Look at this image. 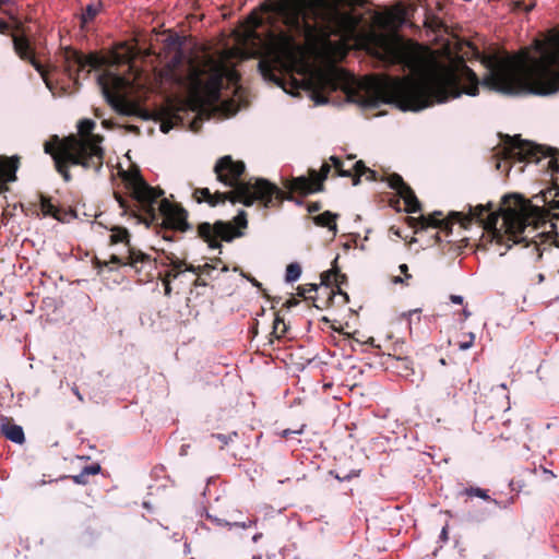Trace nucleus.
<instances>
[{
	"label": "nucleus",
	"mask_w": 559,
	"mask_h": 559,
	"mask_svg": "<svg viewBox=\"0 0 559 559\" xmlns=\"http://www.w3.org/2000/svg\"><path fill=\"white\" fill-rule=\"evenodd\" d=\"M383 61L396 64L403 78L388 76L372 81L364 92L347 91L348 100L366 108L391 104L403 111H419L445 103L462 94L476 96L479 84L502 95L549 96L559 92V37L550 46L539 44L536 52L518 55L493 52L480 57L486 72L479 81L463 60L441 64L430 71L404 47L386 45Z\"/></svg>",
	"instance_id": "nucleus-1"
},
{
	"label": "nucleus",
	"mask_w": 559,
	"mask_h": 559,
	"mask_svg": "<svg viewBox=\"0 0 559 559\" xmlns=\"http://www.w3.org/2000/svg\"><path fill=\"white\" fill-rule=\"evenodd\" d=\"M358 0H278L267 9V17H278L282 25L270 32L269 49L277 63L292 61L300 51L299 39L311 41L317 35L330 36L336 32L317 26L338 5H355Z\"/></svg>",
	"instance_id": "nucleus-2"
},
{
	"label": "nucleus",
	"mask_w": 559,
	"mask_h": 559,
	"mask_svg": "<svg viewBox=\"0 0 559 559\" xmlns=\"http://www.w3.org/2000/svg\"><path fill=\"white\" fill-rule=\"evenodd\" d=\"M158 57L166 66L165 75L190 96L218 102L225 80L236 83L237 72L222 58L190 59L178 35L163 36Z\"/></svg>",
	"instance_id": "nucleus-3"
},
{
	"label": "nucleus",
	"mask_w": 559,
	"mask_h": 559,
	"mask_svg": "<svg viewBox=\"0 0 559 559\" xmlns=\"http://www.w3.org/2000/svg\"><path fill=\"white\" fill-rule=\"evenodd\" d=\"M466 207V213L454 212L452 215L462 226L472 222L481 225L485 230L484 242L506 247L500 255H504L513 245L525 242V247L530 246L526 229L533 222V209L521 195H504L498 209H493L491 202L487 205L468 204Z\"/></svg>",
	"instance_id": "nucleus-4"
},
{
	"label": "nucleus",
	"mask_w": 559,
	"mask_h": 559,
	"mask_svg": "<svg viewBox=\"0 0 559 559\" xmlns=\"http://www.w3.org/2000/svg\"><path fill=\"white\" fill-rule=\"evenodd\" d=\"M245 168L246 166L241 160H234L229 155L221 157L214 166V173L218 181L226 187H231L233 190L228 192L216 191L212 194L209 188H200L195 189L193 197L199 203L204 201L212 206L225 203L227 200L231 203H242L246 206H251L257 201L264 209L278 206L283 202L284 192L266 179L257 178L242 181L240 177Z\"/></svg>",
	"instance_id": "nucleus-5"
},
{
	"label": "nucleus",
	"mask_w": 559,
	"mask_h": 559,
	"mask_svg": "<svg viewBox=\"0 0 559 559\" xmlns=\"http://www.w3.org/2000/svg\"><path fill=\"white\" fill-rule=\"evenodd\" d=\"M124 182L130 192L131 201L129 202L119 193H115L123 213L134 212L133 207H136L147 216L145 222L148 219L151 223H159L160 221V224L168 228L186 230L188 227L186 211L163 198V190L152 188L138 174L127 176Z\"/></svg>",
	"instance_id": "nucleus-6"
},
{
	"label": "nucleus",
	"mask_w": 559,
	"mask_h": 559,
	"mask_svg": "<svg viewBox=\"0 0 559 559\" xmlns=\"http://www.w3.org/2000/svg\"><path fill=\"white\" fill-rule=\"evenodd\" d=\"M44 150L46 154L52 156L56 169L64 181L71 179L69 165H81L84 168H93L95 171H99L103 166V148L88 142L78 141L75 136L60 144L58 135H53L51 141L45 143Z\"/></svg>",
	"instance_id": "nucleus-7"
},
{
	"label": "nucleus",
	"mask_w": 559,
	"mask_h": 559,
	"mask_svg": "<svg viewBox=\"0 0 559 559\" xmlns=\"http://www.w3.org/2000/svg\"><path fill=\"white\" fill-rule=\"evenodd\" d=\"M235 224L236 227L231 223H225L222 221H217L213 225L210 223H202L198 228V233L199 236L209 243L210 248L216 249L221 247L218 239L231 241L234 238L242 236V233L239 229L246 228L248 224L245 211H240L235 217Z\"/></svg>",
	"instance_id": "nucleus-8"
},
{
	"label": "nucleus",
	"mask_w": 559,
	"mask_h": 559,
	"mask_svg": "<svg viewBox=\"0 0 559 559\" xmlns=\"http://www.w3.org/2000/svg\"><path fill=\"white\" fill-rule=\"evenodd\" d=\"M98 84L107 103L118 112L129 115L131 106L127 94L131 82L119 74H104L98 78Z\"/></svg>",
	"instance_id": "nucleus-9"
},
{
	"label": "nucleus",
	"mask_w": 559,
	"mask_h": 559,
	"mask_svg": "<svg viewBox=\"0 0 559 559\" xmlns=\"http://www.w3.org/2000/svg\"><path fill=\"white\" fill-rule=\"evenodd\" d=\"M507 154L508 156L504 160L497 163V169L504 170L510 167L509 159H514V162L519 163H538L539 154L546 156L543 146L536 145L530 141L521 140L519 136L511 140Z\"/></svg>",
	"instance_id": "nucleus-10"
},
{
	"label": "nucleus",
	"mask_w": 559,
	"mask_h": 559,
	"mask_svg": "<svg viewBox=\"0 0 559 559\" xmlns=\"http://www.w3.org/2000/svg\"><path fill=\"white\" fill-rule=\"evenodd\" d=\"M13 40V48L16 55L22 59L29 61V63L35 68V70L40 74L43 78L47 88L52 93L53 96H57V93L55 91L53 81L51 79V73L46 70V68L35 59L32 48L29 46V43L27 38L12 35Z\"/></svg>",
	"instance_id": "nucleus-11"
},
{
	"label": "nucleus",
	"mask_w": 559,
	"mask_h": 559,
	"mask_svg": "<svg viewBox=\"0 0 559 559\" xmlns=\"http://www.w3.org/2000/svg\"><path fill=\"white\" fill-rule=\"evenodd\" d=\"M331 165L324 163L321 166V174L318 175L316 170H311V178L299 176L292 178L286 183V188L293 192H298L300 194H309L322 189V182L328 177Z\"/></svg>",
	"instance_id": "nucleus-12"
},
{
	"label": "nucleus",
	"mask_w": 559,
	"mask_h": 559,
	"mask_svg": "<svg viewBox=\"0 0 559 559\" xmlns=\"http://www.w3.org/2000/svg\"><path fill=\"white\" fill-rule=\"evenodd\" d=\"M112 242H126L128 246V255L126 258V261H122V258L119 255H111L110 261L115 264H128L134 269H138V264H144L150 261V255L142 252L141 250H138L130 246L129 243V233L124 228H119L114 231L111 235Z\"/></svg>",
	"instance_id": "nucleus-13"
},
{
	"label": "nucleus",
	"mask_w": 559,
	"mask_h": 559,
	"mask_svg": "<svg viewBox=\"0 0 559 559\" xmlns=\"http://www.w3.org/2000/svg\"><path fill=\"white\" fill-rule=\"evenodd\" d=\"M91 67V61L76 50L66 49L63 51V74L73 84H78L81 72Z\"/></svg>",
	"instance_id": "nucleus-14"
},
{
	"label": "nucleus",
	"mask_w": 559,
	"mask_h": 559,
	"mask_svg": "<svg viewBox=\"0 0 559 559\" xmlns=\"http://www.w3.org/2000/svg\"><path fill=\"white\" fill-rule=\"evenodd\" d=\"M330 160L338 176H342V177L355 176L356 178L354 179V185H357L359 182L360 176H366L368 180H376V171L366 167L361 160H357V162L353 163V159L349 157L348 158V162H350L349 168H345L344 162L336 156H331Z\"/></svg>",
	"instance_id": "nucleus-15"
},
{
	"label": "nucleus",
	"mask_w": 559,
	"mask_h": 559,
	"mask_svg": "<svg viewBox=\"0 0 559 559\" xmlns=\"http://www.w3.org/2000/svg\"><path fill=\"white\" fill-rule=\"evenodd\" d=\"M388 181L389 187L395 190L400 198L403 199L405 205L404 210L407 213H416L420 210V204L417 197L415 195L412 188L406 182H404L400 175H390Z\"/></svg>",
	"instance_id": "nucleus-16"
},
{
	"label": "nucleus",
	"mask_w": 559,
	"mask_h": 559,
	"mask_svg": "<svg viewBox=\"0 0 559 559\" xmlns=\"http://www.w3.org/2000/svg\"><path fill=\"white\" fill-rule=\"evenodd\" d=\"M22 29L21 20L14 14L10 8L0 7V34L9 32H20Z\"/></svg>",
	"instance_id": "nucleus-17"
},
{
	"label": "nucleus",
	"mask_w": 559,
	"mask_h": 559,
	"mask_svg": "<svg viewBox=\"0 0 559 559\" xmlns=\"http://www.w3.org/2000/svg\"><path fill=\"white\" fill-rule=\"evenodd\" d=\"M0 432L14 443L22 444L25 440L23 428L11 424L7 417H0Z\"/></svg>",
	"instance_id": "nucleus-18"
},
{
	"label": "nucleus",
	"mask_w": 559,
	"mask_h": 559,
	"mask_svg": "<svg viewBox=\"0 0 559 559\" xmlns=\"http://www.w3.org/2000/svg\"><path fill=\"white\" fill-rule=\"evenodd\" d=\"M19 167L17 157H3L0 156V183L12 182L16 179V170Z\"/></svg>",
	"instance_id": "nucleus-19"
},
{
	"label": "nucleus",
	"mask_w": 559,
	"mask_h": 559,
	"mask_svg": "<svg viewBox=\"0 0 559 559\" xmlns=\"http://www.w3.org/2000/svg\"><path fill=\"white\" fill-rule=\"evenodd\" d=\"M78 127H79V132L82 135L81 139L76 138L78 141L88 142L91 144L97 145L98 147H102L100 142L103 141V138L92 133V131L95 128V122L93 120L84 119V120L80 121Z\"/></svg>",
	"instance_id": "nucleus-20"
},
{
	"label": "nucleus",
	"mask_w": 559,
	"mask_h": 559,
	"mask_svg": "<svg viewBox=\"0 0 559 559\" xmlns=\"http://www.w3.org/2000/svg\"><path fill=\"white\" fill-rule=\"evenodd\" d=\"M259 70H260V73H261V75L263 76L264 80L276 83L286 93L294 94L293 92H289L287 90L286 81L284 79L278 78L277 74H275L274 71L272 70L271 64H269L266 61H260L259 62Z\"/></svg>",
	"instance_id": "nucleus-21"
},
{
	"label": "nucleus",
	"mask_w": 559,
	"mask_h": 559,
	"mask_svg": "<svg viewBox=\"0 0 559 559\" xmlns=\"http://www.w3.org/2000/svg\"><path fill=\"white\" fill-rule=\"evenodd\" d=\"M336 217H337L336 214H334L330 211H325L324 213H321V214L314 216L313 222L318 226L328 227L329 230L332 231L333 235H335L336 230H337V226L335 223Z\"/></svg>",
	"instance_id": "nucleus-22"
},
{
	"label": "nucleus",
	"mask_w": 559,
	"mask_h": 559,
	"mask_svg": "<svg viewBox=\"0 0 559 559\" xmlns=\"http://www.w3.org/2000/svg\"><path fill=\"white\" fill-rule=\"evenodd\" d=\"M411 7L404 4L403 2H397L391 10V19L396 24L406 23L409 17Z\"/></svg>",
	"instance_id": "nucleus-23"
},
{
	"label": "nucleus",
	"mask_w": 559,
	"mask_h": 559,
	"mask_svg": "<svg viewBox=\"0 0 559 559\" xmlns=\"http://www.w3.org/2000/svg\"><path fill=\"white\" fill-rule=\"evenodd\" d=\"M441 213L436 212L430 216L420 217V227H433V228H448V223L444 219L439 218Z\"/></svg>",
	"instance_id": "nucleus-24"
},
{
	"label": "nucleus",
	"mask_w": 559,
	"mask_h": 559,
	"mask_svg": "<svg viewBox=\"0 0 559 559\" xmlns=\"http://www.w3.org/2000/svg\"><path fill=\"white\" fill-rule=\"evenodd\" d=\"M206 519L210 520L216 526H227L229 528H231V527L247 528V527L251 526V524H252V521H250V520L247 522H237V521L229 522V521L219 519L217 516H214L210 513H206Z\"/></svg>",
	"instance_id": "nucleus-25"
},
{
	"label": "nucleus",
	"mask_w": 559,
	"mask_h": 559,
	"mask_svg": "<svg viewBox=\"0 0 559 559\" xmlns=\"http://www.w3.org/2000/svg\"><path fill=\"white\" fill-rule=\"evenodd\" d=\"M461 493L467 497H477L485 501H489L495 506H499V502L488 495V490L481 489L479 487H467Z\"/></svg>",
	"instance_id": "nucleus-26"
},
{
	"label": "nucleus",
	"mask_w": 559,
	"mask_h": 559,
	"mask_svg": "<svg viewBox=\"0 0 559 559\" xmlns=\"http://www.w3.org/2000/svg\"><path fill=\"white\" fill-rule=\"evenodd\" d=\"M40 210L44 215L52 216V217L59 219V211L49 198H47V197L40 198Z\"/></svg>",
	"instance_id": "nucleus-27"
},
{
	"label": "nucleus",
	"mask_w": 559,
	"mask_h": 559,
	"mask_svg": "<svg viewBox=\"0 0 559 559\" xmlns=\"http://www.w3.org/2000/svg\"><path fill=\"white\" fill-rule=\"evenodd\" d=\"M100 11V4H88L82 13L81 21L83 24H87L93 21Z\"/></svg>",
	"instance_id": "nucleus-28"
},
{
	"label": "nucleus",
	"mask_w": 559,
	"mask_h": 559,
	"mask_svg": "<svg viewBox=\"0 0 559 559\" xmlns=\"http://www.w3.org/2000/svg\"><path fill=\"white\" fill-rule=\"evenodd\" d=\"M301 275V267L298 263L294 262L287 265L285 280L288 283L296 282Z\"/></svg>",
	"instance_id": "nucleus-29"
},
{
	"label": "nucleus",
	"mask_w": 559,
	"mask_h": 559,
	"mask_svg": "<svg viewBox=\"0 0 559 559\" xmlns=\"http://www.w3.org/2000/svg\"><path fill=\"white\" fill-rule=\"evenodd\" d=\"M287 332V325L283 318H281L278 314L275 317L273 322V331L272 334L276 338L283 337Z\"/></svg>",
	"instance_id": "nucleus-30"
},
{
	"label": "nucleus",
	"mask_w": 559,
	"mask_h": 559,
	"mask_svg": "<svg viewBox=\"0 0 559 559\" xmlns=\"http://www.w3.org/2000/svg\"><path fill=\"white\" fill-rule=\"evenodd\" d=\"M215 265H212L210 263H205L203 265H199V266H194V265H188L186 267V271H189V272H192V273H195V274H206V275H211L212 271L215 270Z\"/></svg>",
	"instance_id": "nucleus-31"
},
{
	"label": "nucleus",
	"mask_w": 559,
	"mask_h": 559,
	"mask_svg": "<svg viewBox=\"0 0 559 559\" xmlns=\"http://www.w3.org/2000/svg\"><path fill=\"white\" fill-rule=\"evenodd\" d=\"M535 5L536 3L533 0H515L513 2V10L530 12Z\"/></svg>",
	"instance_id": "nucleus-32"
},
{
	"label": "nucleus",
	"mask_w": 559,
	"mask_h": 559,
	"mask_svg": "<svg viewBox=\"0 0 559 559\" xmlns=\"http://www.w3.org/2000/svg\"><path fill=\"white\" fill-rule=\"evenodd\" d=\"M338 272L337 271H326L321 274V284L330 287L332 284H334V280L337 278Z\"/></svg>",
	"instance_id": "nucleus-33"
},
{
	"label": "nucleus",
	"mask_w": 559,
	"mask_h": 559,
	"mask_svg": "<svg viewBox=\"0 0 559 559\" xmlns=\"http://www.w3.org/2000/svg\"><path fill=\"white\" fill-rule=\"evenodd\" d=\"M211 437L221 441L222 442L221 448L223 449L224 445H227L228 443L233 442L234 439L238 437V433L236 431H233L231 433H228V435L213 433Z\"/></svg>",
	"instance_id": "nucleus-34"
},
{
	"label": "nucleus",
	"mask_w": 559,
	"mask_h": 559,
	"mask_svg": "<svg viewBox=\"0 0 559 559\" xmlns=\"http://www.w3.org/2000/svg\"><path fill=\"white\" fill-rule=\"evenodd\" d=\"M319 83L322 84V85H326L331 90H336L337 88V83L335 82L333 75H320L319 76Z\"/></svg>",
	"instance_id": "nucleus-35"
},
{
	"label": "nucleus",
	"mask_w": 559,
	"mask_h": 559,
	"mask_svg": "<svg viewBox=\"0 0 559 559\" xmlns=\"http://www.w3.org/2000/svg\"><path fill=\"white\" fill-rule=\"evenodd\" d=\"M317 289H318L317 284H306V285L298 287V295L307 298L308 294L317 292Z\"/></svg>",
	"instance_id": "nucleus-36"
},
{
	"label": "nucleus",
	"mask_w": 559,
	"mask_h": 559,
	"mask_svg": "<svg viewBox=\"0 0 559 559\" xmlns=\"http://www.w3.org/2000/svg\"><path fill=\"white\" fill-rule=\"evenodd\" d=\"M311 82H309L308 80L307 81H297L295 79H292V82H290V86L293 90H299V88H304V90H310L311 88Z\"/></svg>",
	"instance_id": "nucleus-37"
},
{
	"label": "nucleus",
	"mask_w": 559,
	"mask_h": 559,
	"mask_svg": "<svg viewBox=\"0 0 559 559\" xmlns=\"http://www.w3.org/2000/svg\"><path fill=\"white\" fill-rule=\"evenodd\" d=\"M168 260H169V265H170L174 270H176V271H178V272H181V267L185 265V262H183V261H181V260L177 259V258H176V257H174V255H173V257H169V258H168Z\"/></svg>",
	"instance_id": "nucleus-38"
},
{
	"label": "nucleus",
	"mask_w": 559,
	"mask_h": 559,
	"mask_svg": "<svg viewBox=\"0 0 559 559\" xmlns=\"http://www.w3.org/2000/svg\"><path fill=\"white\" fill-rule=\"evenodd\" d=\"M83 471L85 472V474H86L87 476H90V475H96V474H98V473H99V471H100V466H99V464H91V465L85 466V467L83 468Z\"/></svg>",
	"instance_id": "nucleus-39"
},
{
	"label": "nucleus",
	"mask_w": 559,
	"mask_h": 559,
	"mask_svg": "<svg viewBox=\"0 0 559 559\" xmlns=\"http://www.w3.org/2000/svg\"><path fill=\"white\" fill-rule=\"evenodd\" d=\"M345 281H346V275H345V274H341V273H338L337 278H336V280H334V283L337 285V287H340L343 283H345ZM338 293H340L341 295H343V296L346 298V300L348 299L347 294L343 293V292L341 290V288H338Z\"/></svg>",
	"instance_id": "nucleus-40"
},
{
	"label": "nucleus",
	"mask_w": 559,
	"mask_h": 559,
	"mask_svg": "<svg viewBox=\"0 0 559 559\" xmlns=\"http://www.w3.org/2000/svg\"><path fill=\"white\" fill-rule=\"evenodd\" d=\"M87 477H88V476H87V475L85 474V472L82 469L80 474H78V475H74V476H73V480H74V483H76V484H82V485H83V484H86V481H87Z\"/></svg>",
	"instance_id": "nucleus-41"
},
{
	"label": "nucleus",
	"mask_w": 559,
	"mask_h": 559,
	"mask_svg": "<svg viewBox=\"0 0 559 559\" xmlns=\"http://www.w3.org/2000/svg\"><path fill=\"white\" fill-rule=\"evenodd\" d=\"M191 112L194 115L193 120L190 123V129L193 131H198L200 119L198 118V114L194 110H191Z\"/></svg>",
	"instance_id": "nucleus-42"
},
{
	"label": "nucleus",
	"mask_w": 559,
	"mask_h": 559,
	"mask_svg": "<svg viewBox=\"0 0 559 559\" xmlns=\"http://www.w3.org/2000/svg\"><path fill=\"white\" fill-rule=\"evenodd\" d=\"M179 274H180V272H178V271H176V270H174V269H173V270H170V271H168V272L166 273V275H165L164 280H169V281H171V278H177Z\"/></svg>",
	"instance_id": "nucleus-43"
},
{
	"label": "nucleus",
	"mask_w": 559,
	"mask_h": 559,
	"mask_svg": "<svg viewBox=\"0 0 559 559\" xmlns=\"http://www.w3.org/2000/svg\"><path fill=\"white\" fill-rule=\"evenodd\" d=\"M163 284H164V290H165V296H170L171 294V286H170V281L169 280H163Z\"/></svg>",
	"instance_id": "nucleus-44"
},
{
	"label": "nucleus",
	"mask_w": 559,
	"mask_h": 559,
	"mask_svg": "<svg viewBox=\"0 0 559 559\" xmlns=\"http://www.w3.org/2000/svg\"><path fill=\"white\" fill-rule=\"evenodd\" d=\"M450 300L453 302V304H456V305H461L463 304V297L460 296V295H451L450 296Z\"/></svg>",
	"instance_id": "nucleus-45"
},
{
	"label": "nucleus",
	"mask_w": 559,
	"mask_h": 559,
	"mask_svg": "<svg viewBox=\"0 0 559 559\" xmlns=\"http://www.w3.org/2000/svg\"><path fill=\"white\" fill-rule=\"evenodd\" d=\"M298 302H299V301H298L297 299H295V298H290V299H288V300L285 302V307H286V308H288V309H290V308H293V307L297 306V305H298Z\"/></svg>",
	"instance_id": "nucleus-46"
},
{
	"label": "nucleus",
	"mask_w": 559,
	"mask_h": 559,
	"mask_svg": "<svg viewBox=\"0 0 559 559\" xmlns=\"http://www.w3.org/2000/svg\"><path fill=\"white\" fill-rule=\"evenodd\" d=\"M300 432H301V430H290V429H285V430L283 431L282 436H283L284 438H288V437H290V436H292V435H294V433H300Z\"/></svg>",
	"instance_id": "nucleus-47"
},
{
	"label": "nucleus",
	"mask_w": 559,
	"mask_h": 559,
	"mask_svg": "<svg viewBox=\"0 0 559 559\" xmlns=\"http://www.w3.org/2000/svg\"><path fill=\"white\" fill-rule=\"evenodd\" d=\"M472 345H473L472 341H467V342L460 343L459 347L461 350H466V349L471 348Z\"/></svg>",
	"instance_id": "nucleus-48"
},
{
	"label": "nucleus",
	"mask_w": 559,
	"mask_h": 559,
	"mask_svg": "<svg viewBox=\"0 0 559 559\" xmlns=\"http://www.w3.org/2000/svg\"><path fill=\"white\" fill-rule=\"evenodd\" d=\"M400 271L405 275L406 278L412 277V275L407 273L408 267H407L406 264H401L400 265Z\"/></svg>",
	"instance_id": "nucleus-49"
},
{
	"label": "nucleus",
	"mask_w": 559,
	"mask_h": 559,
	"mask_svg": "<svg viewBox=\"0 0 559 559\" xmlns=\"http://www.w3.org/2000/svg\"><path fill=\"white\" fill-rule=\"evenodd\" d=\"M320 210V204L319 203H312L309 205L308 207V211L310 213H314V212H318Z\"/></svg>",
	"instance_id": "nucleus-50"
},
{
	"label": "nucleus",
	"mask_w": 559,
	"mask_h": 559,
	"mask_svg": "<svg viewBox=\"0 0 559 559\" xmlns=\"http://www.w3.org/2000/svg\"><path fill=\"white\" fill-rule=\"evenodd\" d=\"M173 128L171 124H169L168 122H163L160 124V130L164 132V133H167L170 129Z\"/></svg>",
	"instance_id": "nucleus-51"
},
{
	"label": "nucleus",
	"mask_w": 559,
	"mask_h": 559,
	"mask_svg": "<svg viewBox=\"0 0 559 559\" xmlns=\"http://www.w3.org/2000/svg\"><path fill=\"white\" fill-rule=\"evenodd\" d=\"M263 23H264L263 17H254V21L252 22V25L254 27H258V26L262 25Z\"/></svg>",
	"instance_id": "nucleus-52"
},
{
	"label": "nucleus",
	"mask_w": 559,
	"mask_h": 559,
	"mask_svg": "<svg viewBox=\"0 0 559 559\" xmlns=\"http://www.w3.org/2000/svg\"><path fill=\"white\" fill-rule=\"evenodd\" d=\"M72 392L78 396L80 401H83V396L81 395L79 389L76 386L72 388Z\"/></svg>",
	"instance_id": "nucleus-53"
},
{
	"label": "nucleus",
	"mask_w": 559,
	"mask_h": 559,
	"mask_svg": "<svg viewBox=\"0 0 559 559\" xmlns=\"http://www.w3.org/2000/svg\"><path fill=\"white\" fill-rule=\"evenodd\" d=\"M328 99L324 96H320L316 98L317 104H325Z\"/></svg>",
	"instance_id": "nucleus-54"
},
{
	"label": "nucleus",
	"mask_w": 559,
	"mask_h": 559,
	"mask_svg": "<svg viewBox=\"0 0 559 559\" xmlns=\"http://www.w3.org/2000/svg\"><path fill=\"white\" fill-rule=\"evenodd\" d=\"M12 3V0H0V7H8Z\"/></svg>",
	"instance_id": "nucleus-55"
},
{
	"label": "nucleus",
	"mask_w": 559,
	"mask_h": 559,
	"mask_svg": "<svg viewBox=\"0 0 559 559\" xmlns=\"http://www.w3.org/2000/svg\"><path fill=\"white\" fill-rule=\"evenodd\" d=\"M174 119L176 120V123H178V121H180L181 124H185V122L182 121L181 117L179 116V114H175L174 115Z\"/></svg>",
	"instance_id": "nucleus-56"
},
{
	"label": "nucleus",
	"mask_w": 559,
	"mask_h": 559,
	"mask_svg": "<svg viewBox=\"0 0 559 559\" xmlns=\"http://www.w3.org/2000/svg\"><path fill=\"white\" fill-rule=\"evenodd\" d=\"M261 536H262V534H261V533H258V534H255V535L252 537V540H253L254 543H257V542L261 538Z\"/></svg>",
	"instance_id": "nucleus-57"
},
{
	"label": "nucleus",
	"mask_w": 559,
	"mask_h": 559,
	"mask_svg": "<svg viewBox=\"0 0 559 559\" xmlns=\"http://www.w3.org/2000/svg\"><path fill=\"white\" fill-rule=\"evenodd\" d=\"M463 316L467 319L471 316V312L467 309H463Z\"/></svg>",
	"instance_id": "nucleus-58"
},
{
	"label": "nucleus",
	"mask_w": 559,
	"mask_h": 559,
	"mask_svg": "<svg viewBox=\"0 0 559 559\" xmlns=\"http://www.w3.org/2000/svg\"><path fill=\"white\" fill-rule=\"evenodd\" d=\"M403 282H404V280L402 277H400V276H396L394 278V283H403Z\"/></svg>",
	"instance_id": "nucleus-59"
},
{
	"label": "nucleus",
	"mask_w": 559,
	"mask_h": 559,
	"mask_svg": "<svg viewBox=\"0 0 559 559\" xmlns=\"http://www.w3.org/2000/svg\"><path fill=\"white\" fill-rule=\"evenodd\" d=\"M419 311H420L419 309L412 310V311L408 312V316L411 317V316H413L415 313H418Z\"/></svg>",
	"instance_id": "nucleus-60"
},
{
	"label": "nucleus",
	"mask_w": 559,
	"mask_h": 559,
	"mask_svg": "<svg viewBox=\"0 0 559 559\" xmlns=\"http://www.w3.org/2000/svg\"><path fill=\"white\" fill-rule=\"evenodd\" d=\"M468 336H469V341H472V344H473L474 340H475V334L474 333H469Z\"/></svg>",
	"instance_id": "nucleus-61"
},
{
	"label": "nucleus",
	"mask_w": 559,
	"mask_h": 559,
	"mask_svg": "<svg viewBox=\"0 0 559 559\" xmlns=\"http://www.w3.org/2000/svg\"><path fill=\"white\" fill-rule=\"evenodd\" d=\"M447 394L448 396H455V392L453 390H449Z\"/></svg>",
	"instance_id": "nucleus-62"
},
{
	"label": "nucleus",
	"mask_w": 559,
	"mask_h": 559,
	"mask_svg": "<svg viewBox=\"0 0 559 559\" xmlns=\"http://www.w3.org/2000/svg\"><path fill=\"white\" fill-rule=\"evenodd\" d=\"M195 285H205V283L198 278V280L195 281Z\"/></svg>",
	"instance_id": "nucleus-63"
},
{
	"label": "nucleus",
	"mask_w": 559,
	"mask_h": 559,
	"mask_svg": "<svg viewBox=\"0 0 559 559\" xmlns=\"http://www.w3.org/2000/svg\"><path fill=\"white\" fill-rule=\"evenodd\" d=\"M555 206L559 209V200L555 201Z\"/></svg>",
	"instance_id": "nucleus-64"
}]
</instances>
